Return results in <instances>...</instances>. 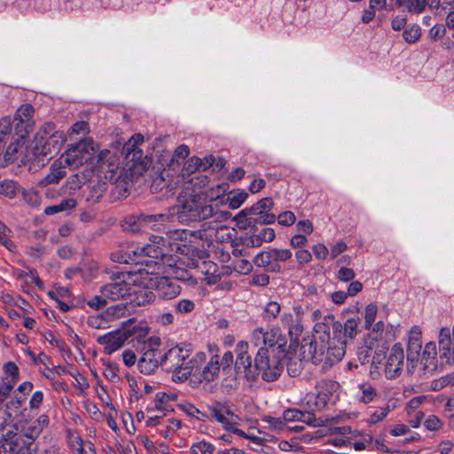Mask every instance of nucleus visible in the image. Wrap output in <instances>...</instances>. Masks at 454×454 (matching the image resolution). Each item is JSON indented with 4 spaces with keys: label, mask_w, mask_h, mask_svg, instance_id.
<instances>
[{
    "label": "nucleus",
    "mask_w": 454,
    "mask_h": 454,
    "mask_svg": "<svg viewBox=\"0 0 454 454\" xmlns=\"http://www.w3.org/2000/svg\"><path fill=\"white\" fill-rule=\"evenodd\" d=\"M165 239L158 235L150 237V243L141 249L149 258L138 261L135 272L140 276V284L154 289L160 300L170 301L178 297L182 287L176 280L168 277L160 276L162 268L161 257L164 255Z\"/></svg>",
    "instance_id": "nucleus-1"
},
{
    "label": "nucleus",
    "mask_w": 454,
    "mask_h": 454,
    "mask_svg": "<svg viewBox=\"0 0 454 454\" xmlns=\"http://www.w3.org/2000/svg\"><path fill=\"white\" fill-rule=\"evenodd\" d=\"M318 335L309 345L302 346L303 353L308 352L315 364H322L323 369L340 362L345 355L346 340L341 338H330V329L325 324L316 325Z\"/></svg>",
    "instance_id": "nucleus-2"
},
{
    "label": "nucleus",
    "mask_w": 454,
    "mask_h": 454,
    "mask_svg": "<svg viewBox=\"0 0 454 454\" xmlns=\"http://www.w3.org/2000/svg\"><path fill=\"white\" fill-rule=\"evenodd\" d=\"M177 218L180 222H193L206 220L210 217L227 219L231 214L220 211L211 204H207L205 198L199 193L186 192L178 199Z\"/></svg>",
    "instance_id": "nucleus-3"
},
{
    "label": "nucleus",
    "mask_w": 454,
    "mask_h": 454,
    "mask_svg": "<svg viewBox=\"0 0 454 454\" xmlns=\"http://www.w3.org/2000/svg\"><path fill=\"white\" fill-rule=\"evenodd\" d=\"M190 344H176L169 348L161 356L160 366L167 372H172L175 382H184L191 376Z\"/></svg>",
    "instance_id": "nucleus-4"
},
{
    "label": "nucleus",
    "mask_w": 454,
    "mask_h": 454,
    "mask_svg": "<svg viewBox=\"0 0 454 454\" xmlns=\"http://www.w3.org/2000/svg\"><path fill=\"white\" fill-rule=\"evenodd\" d=\"M285 353H273L271 349H258L254 357V380L261 377L267 382L277 380L283 371L282 359Z\"/></svg>",
    "instance_id": "nucleus-5"
},
{
    "label": "nucleus",
    "mask_w": 454,
    "mask_h": 454,
    "mask_svg": "<svg viewBox=\"0 0 454 454\" xmlns=\"http://www.w3.org/2000/svg\"><path fill=\"white\" fill-rule=\"evenodd\" d=\"M207 411L209 412L208 421L221 425L223 430L231 432L241 438H250L246 432L238 427L241 422V418L234 412L229 403L214 402L207 405Z\"/></svg>",
    "instance_id": "nucleus-6"
},
{
    "label": "nucleus",
    "mask_w": 454,
    "mask_h": 454,
    "mask_svg": "<svg viewBox=\"0 0 454 454\" xmlns=\"http://www.w3.org/2000/svg\"><path fill=\"white\" fill-rule=\"evenodd\" d=\"M210 357L207 360L204 352L196 353L190 359L191 376L192 375L200 382H210L215 380L220 372V356L217 349L210 348Z\"/></svg>",
    "instance_id": "nucleus-7"
},
{
    "label": "nucleus",
    "mask_w": 454,
    "mask_h": 454,
    "mask_svg": "<svg viewBox=\"0 0 454 454\" xmlns=\"http://www.w3.org/2000/svg\"><path fill=\"white\" fill-rule=\"evenodd\" d=\"M35 142V154L51 159L61 149L65 137L62 132L54 130L52 123H46L36 134Z\"/></svg>",
    "instance_id": "nucleus-8"
},
{
    "label": "nucleus",
    "mask_w": 454,
    "mask_h": 454,
    "mask_svg": "<svg viewBox=\"0 0 454 454\" xmlns=\"http://www.w3.org/2000/svg\"><path fill=\"white\" fill-rule=\"evenodd\" d=\"M273 207V201L270 198H263L250 207H246L239 211L235 219L239 223H244L247 226L259 224H270L275 223L276 216L270 213Z\"/></svg>",
    "instance_id": "nucleus-9"
},
{
    "label": "nucleus",
    "mask_w": 454,
    "mask_h": 454,
    "mask_svg": "<svg viewBox=\"0 0 454 454\" xmlns=\"http://www.w3.org/2000/svg\"><path fill=\"white\" fill-rule=\"evenodd\" d=\"M250 340L254 346L259 347V349H271L273 353H286V337L276 327L269 330L262 327L254 329Z\"/></svg>",
    "instance_id": "nucleus-10"
},
{
    "label": "nucleus",
    "mask_w": 454,
    "mask_h": 454,
    "mask_svg": "<svg viewBox=\"0 0 454 454\" xmlns=\"http://www.w3.org/2000/svg\"><path fill=\"white\" fill-rule=\"evenodd\" d=\"M160 344L161 340L158 336H152L144 342L143 353L137 361V367L140 372L152 374L160 365L162 356L160 352Z\"/></svg>",
    "instance_id": "nucleus-11"
},
{
    "label": "nucleus",
    "mask_w": 454,
    "mask_h": 454,
    "mask_svg": "<svg viewBox=\"0 0 454 454\" xmlns=\"http://www.w3.org/2000/svg\"><path fill=\"white\" fill-rule=\"evenodd\" d=\"M95 152L93 140L84 138L72 145L60 158V163H64L70 168H76L87 162Z\"/></svg>",
    "instance_id": "nucleus-12"
},
{
    "label": "nucleus",
    "mask_w": 454,
    "mask_h": 454,
    "mask_svg": "<svg viewBox=\"0 0 454 454\" xmlns=\"http://www.w3.org/2000/svg\"><path fill=\"white\" fill-rule=\"evenodd\" d=\"M304 309L301 305H295L293 312L283 311L280 315L278 325L276 329L287 331L292 341H297L303 332Z\"/></svg>",
    "instance_id": "nucleus-13"
},
{
    "label": "nucleus",
    "mask_w": 454,
    "mask_h": 454,
    "mask_svg": "<svg viewBox=\"0 0 454 454\" xmlns=\"http://www.w3.org/2000/svg\"><path fill=\"white\" fill-rule=\"evenodd\" d=\"M132 277L127 273H114L111 276V282L100 287V293L108 298L109 301L120 299L126 300L130 292V282Z\"/></svg>",
    "instance_id": "nucleus-14"
},
{
    "label": "nucleus",
    "mask_w": 454,
    "mask_h": 454,
    "mask_svg": "<svg viewBox=\"0 0 454 454\" xmlns=\"http://www.w3.org/2000/svg\"><path fill=\"white\" fill-rule=\"evenodd\" d=\"M404 363V351L400 343H395L386 356L384 372L387 379L401 375Z\"/></svg>",
    "instance_id": "nucleus-15"
},
{
    "label": "nucleus",
    "mask_w": 454,
    "mask_h": 454,
    "mask_svg": "<svg viewBox=\"0 0 454 454\" xmlns=\"http://www.w3.org/2000/svg\"><path fill=\"white\" fill-rule=\"evenodd\" d=\"M34 113L35 109L30 104H23L16 111L12 122L19 137H24L32 130L35 125Z\"/></svg>",
    "instance_id": "nucleus-16"
},
{
    "label": "nucleus",
    "mask_w": 454,
    "mask_h": 454,
    "mask_svg": "<svg viewBox=\"0 0 454 454\" xmlns=\"http://www.w3.org/2000/svg\"><path fill=\"white\" fill-rule=\"evenodd\" d=\"M236 361L235 367L239 373H243L249 380H254V364L251 356L248 354V343L247 341H239L235 347Z\"/></svg>",
    "instance_id": "nucleus-17"
},
{
    "label": "nucleus",
    "mask_w": 454,
    "mask_h": 454,
    "mask_svg": "<svg viewBox=\"0 0 454 454\" xmlns=\"http://www.w3.org/2000/svg\"><path fill=\"white\" fill-rule=\"evenodd\" d=\"M138 278H131L134 283L137 282L138 285H132L130 283V292L126 300L134 306H145L152 302L155 294L150 290L151 287L140 284V276Z\"/></svg>",
    "instance_id": "nucleus-18"
},
{
    "label": "nucleus",
    "mask_w": 454,
    "mask_h": 454,
    "mask_svg": "<svg viewBox=\"0 0 454 454\" xmlns=\"http://www.w3.org/2000/svg\"><path fill=\"white\" fill-rule=\"evenodd\" d=\"M144 247L145 246L127 252L120 251L112 254L111 257L114 262H117L119 263L134 264V268L131 270L122 271L121 273H127L129 274V277L132 278L139 276L138 273L135 272L136 270H137L138 261H143L146 258H149V255L146 253L141 251Z\"/></svg>",
    "instance_id": "nucleus-19"
},
{
    "label": "nucleus",
    "mask_w": 454,
    "mask_h": 454,
    "mask_svg": "<svg viewBox=\"0 0 454 454\" xmlns=\"http://www.w3.org/2000/svg\"><path fill=\"white\" fill-rule=\"evenodd\" d=\"M127 339L125 333L113 331L98 336L97 342L104 347V353L111 355L120 349Z\"/></svg>",
    "instance_id": "nucleus-20"
},
{
    "label": "nucleus",
    "mask_w": 454,
    "mask_h": 454,
    "mask_svg": "<svg viewBox=\"0 0 454 454\" xmlns=\"http://www.w3.org/2000/svg\"><path fill=\"white\" fill-rule=\"evenodd\" d=\"M170 215L167 214L160 215H140V232H147L149 230L155 231H167V223Z\"/></svg>",
    "instance_id": "nucleus-21"
},
{
    "label": "nucleus",
    "mask_w": 454,
    "mask_h": 454,
    "mask_svg": "<svg viewBox=\"0 0 454 454\" xmlns=\"http://www.w3.org/2000/svg\"><path fill=\"white\" fill-rule=\"evenodd\" d=\"M108 176L105 175L104 179L99 176H94L89 180L84 190V197L86 201L94 204L99 201L107 189L106 179Z\"/></svg>",
    "instance_id": "nucleus-22"
},
{
    "label": "nucleus",
    "mask_w": 454,
    "mask_h": 454,
    "mask_svg": "<svg viewBox=\"0 0 454 454\" xmlns=\"http://www.w3.org/2000/svg\"><path fill=\"white\" fill-rule=\"evenodd\" d=\"M7 444V448L0 446V454H35L37 450L35 443L27 441L20 434Z\"/></svg>",
    "instance_id": "nucleus-23"
},
{
    "label": "nucleus",
    "mask_w": 454,
    "mask_h": 454,
    "mask_svg": "<svg viewBox=\"0 0 454 454\" xmlns=\"http://www.w3.org/2000/svg\"><path fill=\"white\" fill-rule=\"evenodd\" d=\"M98 164L100 172H104L106 176L107 173H110L109 178H112L118 168V158L116 154L111 153L109 150H102L98 153Z\"/></svg>",
    "instance_id": "nucleus-24"
},
{
    "label": "nucleus",
    "mask_w": 454,
    "mask_h": 454,
    "mask_svg": "<svg viewBox=\"0 0 454 454\" xmlns=\"http://www.w3.org/2000/svg\"><path fill=\"white\" fill-rule=\"evenodd\" d=\"M358 323L354 318L347 319L343 324L340 322H333V334L338 339L341 338L346 340V338L353 339L357 334Z\"/></svg>",
    "instance_id": "nucleus-25"
},
{
    "label": "nucleus",
    "mask_w": 454,
    "mask_h": 454,
    "mask_svg": "<svg viewBox=\"0 0 454 454\" xmlns=\"http://www.w3.org/2000/svg\"><path fill=\"white\" fill-rule=\"evenodd\" d=\"M275 239L272 228H262L258 234H253L243 239V244L248 247H261L264 242H271Z\"/></svg>",
    "instance_id": "nucleus-26"
},
{
    "label": "nucleus",
    "mask_w": 454,
    "mask_h": 454,
    "mask_svg": "<svg viewBox=\"0 0 454 454\" xmlns=\"http://www.w3.org/2000/svg\"><path fill=\"white\" fill-rule=\"evenodd\" d=\"M204 276L203 281L207 285H215L221 280V272L218 266L212 261H203L198 266Z\"/></svg>",
    "instance_id": "nucleus-27"
},
{
    "label": "nucleus",
    "mask_w": 454,
    "mask_h": 454,
    "mask_svg": "<svg viewBox=\"0 0 454 454\" xmlns=\"http://www.w3.org/2000/svg\"><path fill=\"white\" fill-rule=\"evenodd\" d=\"M4 370L6 377L0 385V387H9L8 395H10L19 379V368L13 362H8L4 364Z\"/></svg>",
    "instance_id": "nucleus-28"
},
{
    "label": "nucleus",
    "mask_w": 454,
    "mask_h": 454,
    "mask_svg": "<svg viewBox=\"0 0 454 454\" xmlns=\"http://www.w3.org/2000/svg\"><path fill=\"white\" fill-rule=\"evenodd\" d=\"M50 170V173L38 182L39 186L45 187L49 184H58L67 175L62 167H57L55 164L51 165Z\"/></svg>",
    "instance_id": "nucleus-29"
},
{
    "label": "nucleus",
    "mask_w": 454,
    "mask_h": 454,
    "mask_svg": "<svg viewBox=\"0 0 454 454\" xmlns=\"http://www.w3.org/2000/svg\"><path fill=\"white\" fill-rule=\"evenodd\" d=\"M273 248H269L258 253L254 262L257 267L266 268L269 271L273 272Z\"/></svg>",
    "instance_id": "nucleus-30"
},
{
    "label": "nucleus",
    "mask_w": 454,
    "mask_h": 454,
    "mask_svg": "<svg viewBox=\"0 0 454 454\" xmlns=\"http://www.w3.org/2000/svg\"><path fill=\"white\" fill-rule=\"evenodd\" d=\"M292 258V252L286 248H273V273L282 270L281 262H286Z\"/></svg>",
    "instance_id": "nucleus-31"
},
{
    "label": "nucleus",
    "mask_w": 454,
    "mask_h": 454,
    "mask_svg": "<svg viewBox=\"0 0 454 454\" xmlns=\"http://www.w3.org/2000/svg\"><path fill=\"white\" fill-rule=\"evenodd\" d=\"M358 388V399L364 403H371L378 396L376 388L369 382L361 383Z\"/></svg>",
    "instance_id": "nucleus-32"
},
{
    "label": "nucleus",
    "mask_w": 454,
    "mask_h": 454,
    "mask_svg": "<svg viewBox=\"0 0 454 454\" xmlns=\"http://www.w3.org/2000/svg\"><path fill=\"white\" fill-rule=\"evenodd\" d=\"M248 197L247 192L243 190L231 191L226 199V203L231 209H237L242 206Z\"/></svg>",
    "instance_id": "nucleus-33"
},
{
    "label": "nucleus",
    "mask_w": 454,
    "mask_h": 454,
    "mask_svg": "<svg viewBox=\"0 0 454 454\" xmlns=\"http://www.w3.org/2000/svg\"><path fill=\"white\" fill-rule=\"evenodd\" d=\"M228 231V228L226 226H221L217 228H213L209 231V232H207L206 229H200L195 231H192V235L195 237L200 239H212L215 236L216 239H224V232Z\"/></svg>",
    "instance_id": "nucleus-34"
},
{
    "label": "nucleus",
    "mask_w": 454,
    "mask_h": 454,
    "mask_svg": "<svg viewBox=\"0 0 454 454\" xmlns=\"http://www.w3.org/2000/svg\"><path fill=\"white\" fill-rule=\"evenodd\" d=\"M281 314V305L278 301H270L264 306L262 316L264 321L270 323L278 317H280Z\"/></svg>",
    "instance_id": "nucleus-35"
},
{
    "label": "nucleus",
    "mask_w": 454,
    "mask_h": 454,
    "mask_svg": "<svg viewBox=\"0 0 454 454\" xmlns=\"http://www.w3.org/2000/svg\"><path fill=\"white\" fill-rule=\"evenodd\" d=\"M77 202L74 198H67L62 200L59 204L47 207L44 209V214L51 215L59 212L67 211L76 207Z\"/></svg>",
    "instance_id": "nucleus-36"
},
{
    "label": "nucleus",
    "mask_w": 454,
    "mask_h": 454,
    "mask_svg": "<svg viewBox=\"0 0 454 454\" xmlns=\"http://www.w3.org/2000/svg\"><path fill=\"white\" fill-rule=\"evenodd\" d=\"M172 308L176 315L184 316L192 313L195 309L196 304L191 299H179L173 303Z\"/></svg>",
    "instance_id": "nucleus-37"
},
{
    "label": "nucleus",
    "mask_w": 454,
    "mask_h": 454,
    "mask_svg": "<svg viewBox=\"0 0 454 454\" xmlns=\"http://www.w3.org/2000/svg\"><path fill=\"white\" fill-rule=\"evenodd\" d=\"M389 411L390 407L388 404L381 407L372 408V410H370L369 417L366 419V423L369 425H375L385 419Z\"/></svg>",
    "instance_id": "nucleus-38"
},
{
    "label": "nucleus",
    "mask_w": 454,
    "mask_h": 454,
    "mask_svg": "<svg viewBox=\"0 0 454 454\" xmlns=\"http://www.w3.org/2000/svg\"><path fill=\"white\" fill-rule=\"evenodd\" d=\"M283 419L285 424L292 421H302L310 424L311 415L310 413H304L296 409H289L284 411Z\"/></svg>",
    "instance_id": "nucleus-39"
},
{
    "label": "nucleus",
    "mask_w": 454,
    "mask_h": 454,
    "mask_svg": "<svg viewBox=\"0 0 454 454\" xmlns=\"http://www.w3.org/2000/svg\"><path fill=\"white\" fill-rule=\"evenodd\" d=\"M67 442L74 454H83V452H86L85 442H83L78 433L68 431Z\"/></svg>",
    "instance_id": "nucleus-40"
},
{
    "label": "nucleus",
    "mask_w": 454,
    "mask_h": 454,
    "mask_svg": "<svg viewBox=\"0 0 454 454\" xmlns=\"http://www.w3.org/2000/svg\"><path fill=\"white\" fill-rule=\"evenodd\" d=\"M177 395L174 393L167 394L159 392L155 395V408L160 411H165L169 408V403L176 400Z\"/></svg>",
    "instance_id": "nucleus-41"
},
{
    "label": "nucleus",
    "mask_w": 454,
    "mask_h": 454,
    "mask_svg": "<svg viewBox=\"0 0 454 454\" xmlns=\"http://www.w3.org/2000/svg\"><path fill=\"white\" fill-rule=\"evenodd\" d=\"M165 428L159 429V434L165 439H170L174 433L181 427V421L176 419H164Z\"/></svg>",
    "instance_id": "nucleus-42"
},
{
    "label": "nucleus",
    "mask_w": 454,
    "mask_h": 454,
    "mask_svg": "<svg viewBox=\"0 0 454 454\" xmlns=\"http://www.w3.org/2000/svg\"><path fill=\"white\" fill-rule=\"evenodd\" d=\"M215 447L205 440L194 442L190 448V454H214Z\"/></svg>",
    "instance_id": "nucleus-43"
},
{
    "label": "nucleus",
    "mask_w": 454,
    "mask_h": 454,
    "mask_svg": "<svg viewBox=\"0 0 454 454\" xmlns=\"http://www.w3.org/2000/svg\"><path fill=\"white\" fill-rule=\"evenodd\" d=\"M18 435L19 434L17 433V428L13 424L4 427V429H0V446L7 448V443H9V442L12 441L14 437H17Z\"/></svg>",
    "instance_id": "nucleus-44"
},
{
    "label": "nucleus",
    "mask_w": 454,
    "mask_h": 454,
    "mask_svg": "<svg viewBox=\"0 0 454 454\" xmlns=\"http://www.w3.org/2000/svg\"><path fill=\"white\" fill-rule=\"evenodd\" d=\"M421 332L419 327L414 326L411 329L409 333V340H408V348L413 350L415 352H419L421 348V340H420Z\"/></svg>",
    "instance_id": "nucleus-45"
},
{
    "label": "nucleus",
    "mask_w": 454,
    "mask_h": 454,
    "mask_svg": "<svg viewBox=\"0 0 454 454\" xmlns=\"http://www.w3.org/2000/svg\"><path fill=\"white\" fill-rule=\"evenodd\" d=\"M182 410L191 417L195 418L199 421L205 422L209 419V412H203L192 403H185L182 406Z\"/></svg>",
    "instance_id": "nucleus-46"
},
{
    "label": "nucleus",
    "mask_w": 454,
    "mask_h": 454,
    "mask_svg": "<svg viewBox=\"0 0 454 454\" xmlns=\"http://www.w3.org/2000/svg\"><path fill=\"white\" fill-rule=\"evenodd\" d=\"M207 168V165L204 164L202 162L201 159H200L199 157L193 156L187 160V162L185 163V165L184 167L183 171H184V174L193 173L196 170H200V169L205 170Z\"/></svg>",
    "instance_id": "nucleus-47"
},
{
    "label": "nucleus",
    "mask_w": 454,
    "mask_h": 454,
    "mask_svg": "<svg viewBox=\"0 0 454 454\" xmlns=\"http://www.w3.org/2000/svg\"><path fill=\"white\" fill-rule=\"evenodd\" d=\"M262 420L268 425V428L276 432L282 431L285 427V421L282 417H272V416H264Z\"/></svg>",
    "instance_id": "nucleus-48"
},
{
    "label": "nucleus",
    "mask_w": 454,
    "mask_h": 454,
    "mask_svg": "<svg viewBox=\"0 0 454 454\" xmlns=\"http://www.w3.org/2000/svg\"><path fill=\"white\" fill-rule=\"evenodd\" d=\"M22 197L25 202L32 207H37L41 204V197L39 193L33 189L23 190Z\"/></svg>",
    "instance_id": "nucleus-49"
},
{
    "label": "nucleus",
    "mask_w": 454,
    "mask_h": 454,
    "mask_svg": "<svg viewBox=\"0 0 454 454\" xmlns=\"http://www.w3.org/2000/svg\"><path fill=\"white\" fill-rule=\"evenodd\" d=\"M126 313V307L122 303L108 307L105 310V317L110 320L123 317Z\"/></svg>",
    "instance_id": "nucleus-50"
},
{
    "label": "nucleus",
    "mask_w": 454,
    "mask_h": 454,
    "mask_svg": "<svg viewBox=\"0 0 454 454\" xmlns=\"http://www.w3.org/2000/svg\"><path fill=\"white\" fill-rule=\"evenodd\" d=\"M140 221L139 215H129L125 218L122 223V228L124 231L136 233L140 232V224L138 222Z\"/></svg>",
    "instance_id": "nucleus-51"
},
{
    "label": "nucleus",
    "mask_w": 454,
    "mask_h": 454,
    "mask_svg": "<svg viewBox=\"0 0 454 454\" xmlns=\"http://www.w3.org/2000/svg\"><path fill=\"white\" fill-rule=\"evenodd\" d=\"M24 401L25 398L22 396H14L11 398L9 401H7L4 404L3 403V406L12 415L16 416L20 413V408Z\"/></svg>",
    "instance_id": "nucleus-52"
},
{
    "label": "nucleus",
    "mask_w": 454,
    "mask_h": 454,
    "mask_svg": "<svg viewBox=\"0 0 454 454\" xmlns=\"http://www.w3.org/2000/svg\"><path fill=\"white\" fill-rule=\"evenodd\" d=\"M109 319L105 317V312L100 315L90 316L88 317V325L95 329H106L107 328Z\"/></svg>",
    "instance_id": "nucleus-53"
},
{
    "label": "nucleus",
    "mask_w": 454,
    "mask_h": 454,
    "mask_svg": "<svg viewBox=\"0 0 454 454\" xmlns=\"http://www.w3.org/2000/svg\"><path fill=\"white\" fill-rule=\"evenodd\" d=\"M20 434L25 437L27 441L31 442V443H35V441L40 435L41 431L39 427H36V426L31 422L27 427H23Z\"/></svg>",
    "instance_id": "nucleus-54"
},
{
    "label": "nucleus",
    "mask_w": 454,
    "mask_h": 454,
    "mask_svg": "<svg viewBox=\"0 0 454 454\" xmlns=\"http://www.w3.org/2000/svg\"><path fill=\"white\" fill-rule=\"evenodd\" d=\"M421 35L420 27L417 25H413L403 32V36L405 42L408 43H413L417 42Z\"/></svg>",
    "instance_id": "nucleus-55"
},
{
    "label": "nucleus",
    "mask_w": 454,
    "mask_h": 454,
    "mask_svg": "<svg viewBox=\"0 0 454 454\" xmlns=\"http://www.w3.org/2000/svg\"><path fill=\"white\" fill-rule=\"evenodd\" d=\"M378 308L375 304L371 303L366 306L364 311V325L366 329H371L372 324L376 320Z\"/></svg>",
    "instance_id": "nucleus-56"
},
{
    "label": "nucleus",
    "mask_w": 454,
    "mask_h": 454,
    "mask_svg": "<svg viewBox=\"0 0 454 454\" xmlns=\"http://www.w3.org/2000/svg\"><path fill=\"white\" fill-rule=\"evenodd\" d=\"M174 280L177 282V280L188 283L190 285H194L196 283L195 279L192 277L188 270L181 268H176L173 272Z\"/></svg>",
    "instance_id": "nucleus-57"
},
{
    "label": "nucleus",
    "mask_w": 454,
    "mask_h": 454,
    "mask_svg": "<svg viewBox=\"0 0 454 454\" xmlns=\"http://www.w3.org/2000/svg\"><path fill=\"white\" fill-rule=\"evenodd\" d=\"M12 121L10 117H4L0 120V142L6 139L12 132Z\"/></svg>",
    "instance_id": "nucleus-58"
},
{
    "label": "nucleus",
    "mask_w": 454,
    "mask_h": 454,
    "mask_svg": "<svg viewBox=\"0 0 454 454\" xmlns=\"http://www.w3.org/2000/svg\"><path fill=\"white\" fill-rule=\"evenodd\" d=\"M17 192V186L13 181L5 180L0 184V193L6 197L13 198Z\"/></svg>",
    "instance_id": "nucleus-59"
},
{
    "label": "nucleus",
    "mask_w": 454,
    "mask_h": 454,
    "mask_svg": "<svg viewBox=\"0 0 454 454\" xmlns=\"http://www.w3.org/2000/svg\"><path fill=\"white\" fill-rule=\"evenodd\" d=\"M107 300L108 298L100 293L99 295H94L91 299H90L87 301V305L91 309L98 310L106 305Z\"/></svg>",
    "instance_id": "nucleus-60"
},
{
    "label": "nucleus",
    "mask_w": 454,
    "mask_h": 454,
    "mask_svg": "<svg viewBox=\"0 0 454 454\" xmlns=\"http://www.w3.org/2000/svg\"><path fill=\"white\" fill-rule=\"evenodd\" d=\"M233 269L240 273L247 274L252 270V264L246 259H239L232 262Z\"/></svg>",
    "instance_id": "nucleus-61"
},
{
    "label": "nucleus",
    "mask_w": 454,
    "mask_h": 454,
    "mask_svg": "<svg viewBox=\"0 0 454 454\" xmlns=\"http://www.w3.org/2000/svg\"><path fill=\"white\" fill-rule=\"evenodd\" d=\"M424 426L430 431H436L442 428V422L435 415H429L424 421Z\"/></svg>",
    "instance_id": "nucleus-62"
},
{
    "label": "nucleus",
    "mask_w": 454,
    "mask_h": 454,
    "mask_svg": "<svg viewBox=\"0 0 454 454\" xmlns=\"http://www.w3.org/2000/svg\"><path fill=\"white\" fill-rule=\"evenodd\" d=\"M446 34V25L437 23L429 30V37L434 41L442 39Z\"/></svg>",
    "instance_id": "nucleus-63"
},
{
    "label": "nucleus",
    "mask_w": 454,
    "mask_h": 454,
    "mask_svg": "<svg viewBox=\"0 0 454 454\" xmlns=\"http://www.w3.org/2000/svg\"><path fill=\"white\" fill-rule=\"evenodd\" d=\"M295 215L291 211H285L278 215V222L280 225L290 226L295 223Z\"/></svg>",
    "instance_id": "nucleus-64"
}]
</instances>
